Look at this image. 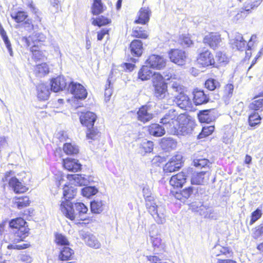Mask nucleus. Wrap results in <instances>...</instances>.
<instances>
[{"label":"nucleus","instance_id":"17","mask_svg":"<svg viewBox=\"0 0 263 263\" xmlns=\"http://www.w3.org/2000/svg\"><path fill=\"white\" fill-rule=\"evenodd\" d=\"M67 178L70 183L74 185H86L88 183V179L82 175L68 174Z\"/></svg>","mask_w":263,"mask_h":263},{"label":"nucleus","instance_id":"35","mask_svg":"<svg viewBox=\"0 0 263 263\" xmlns=\"http://www.w3.org/2000/svg\"><path fill=\"white\" fill-rule=\"evenodd\" d=\"M73 254V251L69 247L67 246L63 247L59 256V259L61 260H67L70 258Z\"/></svg>","mask_w":263,"mask_h":263},{"label":"nucleus","instance_id":"61","mask_svg":"<svg viewBox=\"0 0 263 263\" xmlns=\"http://www.w3.org/2000/svg\"><path fill=\"white\" fill-rule=\"evenodd\" d=\"M209 163V160L206 159H200L194 160V166L198 167H203L205 166Z\"/></svg>","mask_w":263,"mask_h":263},{"label":"nucleus","instance_id":"50","mask_svg":"<svg viewBox=\"0 0 263 263\" xmlns=\"http://www.w3.org/2000/svg\"><path fill=\"white\" fill-rule=\"evenodd\" d=\"M214 129L215 127L214 126H207L203 127L201 132L198 136V138L199 139H201L210 135L214 132Z\"/></svg>","mask_w":263,"mask_h":263},{"label":"nucleus","instance_id":"21","mask_svg":"<svg viewBox=\"0 0 263 263\" xmlns=\"http://www.w3.org/2000/svg\"><path fill=\"white\" fill-rule=\"evenodd\" d=\"M129 48L133 55L139 57L142 55L143 48L141 41L134 40L131 42Z\"/></svg>","mask_w":263,"mask_h":263},{"label":"nucleus","instance_id":"44","mask_svg":"<svg viewBox=\"0 0 263 263\" xmlns=\"http://www.w3.org/2000/svg\"><path fill=\"white\" fill-rule=\"evenodd\" d=\"M29 204V198L26 196L18 198L17 199V200L14 202V206H16L19 209L27 206Z\"/></svg>","mask_w":263,"mask_h":263},{"label":"nucleus","instance_id":"19","mask_svg":"<svg viewBox=\"0 0 263 263\" xmlns=\"http://www.w3.org/2000/svg\"><path fill=\"white\" fill-rule=\"evenodd\" d=\"M151 12L148 7L141 8L138 13V18L135 21L136 24H146L149 20Z\"/></svg>","mask_w":263,"mask_h":263},{"label":"nucleus","instance_id":"54","mask_svg":"<svg viewBox=\"0 0 263 263\" xmlns=\"http://www.w3.org/2000/svg\"><path fill=\"white\" fill-rule=\"evenodd\" d=\"M55 242L58 245L61 246L69 245V241L67 238L61 234H57L55 235Z\"/></svg>","mask_w":263,"mask_h":263},{"label":"nucleus","instance_id":"34","mask_svg":"<svg viewBox=\"0 0 263 263\" xmlns=\"http://www.w3.org/2000/svg\"><path fill=\"white\" fill-rule=\"evenodd\" d=\"M28 233L29 229L27 227H21L15 233L16 238L14 239V241L17 242L20 241H23L24 239L28 236Z\"/></svg>","mask_w":263,"mask_h":263},{"label":"nucleus","instance_id":"13","mask_svg":"<svg viewBox=\"0 0 263 263\" xmlns=\"http://www.w3.org/2000/svg\"><path fill=\"white\" fill-rule=\"evenodd\" d=\"M97 118L96 115L92 112L87 111L82 113L80 117V120L82 125L89 127H92Z\"/></svg>","mask_w":263,"mask_h":263},{"label":"nucleus","instance_id":"9","mask_svg":"<svg viewBox=\"0 0 263 263\" xmlns=\"http://www.w3.org/2000/svg\"><path fill=\"white\" fill-rule=\"evenodd\" d=\"M169 57L172 62L180 66L184 65L187 60L186 53L179 49L171 50L169 52Z\"/></svg>","mask_w":263,"mask_h":263},{"label":"nucleus","instance_id":"57","mask_svg":"<svg viewBox=\"0 0 263 263\" xmlns=\"http://www.w3.org/2000/svg\"><path fill=\"white\" fill-rule=\"evenodd\" d=\"M180 44L182 46L189 47L193 44L192 40H191L189 35L183 34L180 37Z\"/></svg>","mask_w":263,"mask_h":263},{"label":"nucleus","instance_id":"15","mask_svg":"<svg viewBox=\"0 0 263 263\" xmlns=\"http://www.w3.org/2000/svg\"><path fill=\"white\" fill-rule=\"evenodd\" d=\"M67 84L65 79L63 76H59L52 79L51 81V90L58 92L65 88Z\"/></svg>","mask_w":263,"mask_h":263},{"label":"nucleus","instance_id":"1","mask_svg":"<svg viewBox=\"0 0 263 263\" xmlns=\"http://www.w3.org/2000/svg\"><path fill=\"white\" fill-rule=\"evenodd\" d=\"M60 210L63 214L71 220H84L88 211L87 207L82 202L72 203L70 200H62Z\"/></svg>","mask_w":263,"mask_h":263},{"label":"nucleus","instance_id":"29","mask_svg":"<svg viewBox=\"0 0 263 263\" xmlns=\"http://www.w3.org/2000/svg\"><path fill=\"white\" fill-rule=\"evenodd\" d=\"M165 126L162 127L158 124H152L148 127V131L151 135L155 137H161L165 133Z\"/></svg>","mask_w":263,"mask_h":263},{"label":"nucleus","instance_id":"33","mask_svg":"<svg viewBox=\"0 0 263 263\" xmlns=\"http://www.w3.org/2000/svg\"><path fill=\"white\" fill-rule=\"evenodd\" d=\"M132 35L134 37L146 39L148 37L149 34L142 27H136L133 28Z\"/></svg>","mask_w":263,"mask_h":263},{"label":"nucleus","instance_id":"4","mask_svg":"<svg viewBox=\"0 0 263 263\" xmlns=\"http://www.w3.org/2000/svg\"><path fill=\"white\" fill-rule=\"evenodd\" d=\"M186 120V116L183 114L178 115V113L173 109L170 110L161 119V123L170 133V127H172L178 124L181 121Z\"/></svg>","mask_w":263,"mask_h":263},{"label":"nucleus","instance_id":"63","mask_svg":"<svg viewBox=\"0 0 263 263\" xmlns=\"http://www.w3.org/2000/svg\"><path fill=\"white\" fill-rule=\"evenodd\" d=\"M162 144L168 147H173L176 146V142L171 138H164L162 140Z\"/></svg>","mask_w":263,"mask_h":263},{"label":"nucleus","instance_id":"7","mask_svg":"<svg viewBox=\"0 0 263 263\" xmlns=\"http://www.w3.org/2000/svg\"><path fill=\"white\" fill-rule=\"evenodd\" d=\"M68 90L76 98L84 99L87 97V92L84 87L77 82H71L68 86Z\"/></svg>","mask_w":263,"mask_h":263},{"label":"nucleus","instance_id":"26","mask_svg":"<svg viewBox=\"0 0 263 263\" xmlns=\"http://www.w3.org/2000/svg\"><path fill=\"white\" fill-rule=\"evenodd\" d=\"M151 241L156 254H159L164 250V245L161 242V239L158 235L156 236L150 233Z\"/></svg>","mask_w":263,"mask_h":263},{"label":"nucleus","instance_id":"12","mask_svg":"<svg viewBox=\"0 0 263 263\" xmlns=\"http://www.w3.org/2000/svg\"><path fill=\"white\" fill-rule=\"evenodd\" d=\"M210 173L207 171L195 172L192 174L191 183L192 184H203L209 180Z\"/></svg>","mask_w":263,"mask_h":263},{"label":"nucleus","instance_id":"32","mask_svg":"<svg viewBox=\"0 0 263 263\" xmlns=\"http://www.w3.org/2000/svg\"><path fill=\"white\" fill-rule=\"evenodd\" d=\"M154 94L156 97L159 99H162L165 97L167 91V84L154 87Z\"/></svg>","mask_w":263,"mask_h":263},{"label":"nucleus","instance_id":"47","mask_svg":"<svg viewBox=\"0 0 263 263\" xmlns=\"http://www.w3.org/2000/svg\"><path fill=\"white\" fill-rule=\"evenodd\" d=\"M63 151L67 155L76 154L79 152L77 146L71 143L65 144L63 146Z\"/></svg>","mask_w":263,"mask_h":263},{"label":"nucleus","instance_id":"6","mask_svg":"<svg viewBox=\"0 0 263 263\" xmlns=\"http://www.w3.org/2000/svg\"><path fill=\"white\" fill-rule=\"evenodd\" d=\"M192 128L189 124V119L186 117V120L181 121L178 124L175 126L170 127V134L172 135H186L190 133Z\"/></svg>","mask_w":263,"mask_h":263},{"label":"nucleus","instance_id":"5","mask_svg":"<svg viewBox=\"0 0 263 263\" xmlns=\"http://www.w3.org/2000/svg\"><path fill=\"white\" fill-rule=\"evenodd\" d=\"M11 172V171H10L6 173L5 177L3 178V181H9L10 187H11L12 190L16 193H23L27 191L28 188L24 185L22 182H20L16 177H12L10 179H8V177Z\"/></svg>","mask_w":263,"mask_h":263},{"label":"nucleus","instance_id":"43","mask_svg":"<svg viewBox=\"0 0 263 263\" xmlns=\"http://www.w3.org/2000/svg\"><path fill=\"white\" fill-rule=\"evenodd\" d=\"M26 222L22 218H17L11 220L9 222L11 228L18 229L22 227H25Z\"/></svg>","mask_w":263,"mask_h":263},{"label":"nucleus","instance_id":"62","mask_svg":"<svg viewBox=\"0 0 263 263\" xmlns=\"http://www.w3.org/2000/svg\"><path fill=\"white\" fill-rule=\"evenodd\" d=\"M28 243H23L20 245H9L8 246L7 248L8 249H17L22 250L27 248L29 247Z\"/></svg>","mask_w":263,"mask_h":263},{"label":"nucleus","instance_id":"16","mask_svg":"<svg viewBox=\"0 0 263 263\" xmlns=\"http://www.w3.org/2000/svg\"><path fill=\"white\" fill-rule=\"evenodd\" d=\"M137 118L138 120L145 123L153 119V114L147 106H143L137 112Z\"/></svg>","mask_w":263,"mask_h":263},{"label":"nucleus","instance_id":"59","mask_svg":"<svg viewBox=\"0 0 263 263\" xmlns=\"http://www.w3.org/2000/svg\"><path fill=\"white\" fill-rule=\"evenodd\" d=\"M108 84H106L104 96H105V101L107 102L110 100V98L112 95V90L111 88H110V81L109 79L107 80Z\"/></svg>","mask_w":263,"mask_h":263},{"label":"nucleus","instance_id":"2","mask_svg":"<svg viewBox=\"0 0 263 263\" xmlns=\"http://www.w3.org/2000/svg\"><path fill=\"white\" fill-rule=\"evenodd\" d=\"M171 90L174 96V101L180 108L186 109L190 107L191 101L187 95L184 93V88L177 82H171Z\"/></svg>","mask_w":263,"mask_h":263},{"label":"nucleus","instance_id":"64","mask_svg":"<svg viewBox=\"0 0 263 263\" xmlns=\"http://www.w3.org/2000/svg\"><path fill=\"white\" fill-rule=\"evenodd\" d=\"M234 89V86L232 84H228L226 85L224 87V94L225 95L229 97L232 95Z\"/></svg>","mask_w":263,"mask_h":263},{"label":"nucleus","instance_id":"52","mask_svg":"<svg viewBox=\"0 0 263 263\" xmlns=\"http://www.w3.org/2000/svg\"><path fill=\"white\" fill-rule=\"evenodd\" d=\"M30 51L32 53L33 58L36 60L42 59L44 57L43 52L39 50L38 47L35 45L31 47Z\"/></svg>","mask_w":263,"mask_h":263},{"label":"nucleus","instance_id":"48","mask_svg":"<svg viewBox=\"0 0 263 263\" xmlns=\"http://www.w3.org/2000/svg\"><path fill=\"white\" fill-rule=\"evenodd\" d=\"M153 143L151 141L144 139L140 144V148L142 149L144 153H151L153 149Z\"/></svg>","mask_w":263,"mask_h":263},{"label":"nucleus","instance_id":"10","mask_svg":"<svg viewBox=\"0 0 263 263\" xmlns=\"http://www.w3.org/2000/svg\"><path fill=\"white\" fill-rule=\"evenodd\" d=\"M197 62L203 67L214 65L215 64L213 55L208 50L200 53L197 58Z\"/></svg>","mask_w":263,"mask_h":263},{"label":"nucleus","instance_id":"46","mask_svg":"<svg viewBox=\"0 0 263 263\" xmlns=\"http://www.w3.org/2000/svg\"><path fill=\"white\" fill-rule=\"evenodd\" d=\"M91 11L94 15H98L103 12V4L101 0H94Z\"/></svg>","mask_w":263,"mask_h":263},{"label":"nucleus","instance_id":"45","mask_svg":"<svg viewBox=\"0 0 263 263\" xmlns=\"http://www.w3.org/2000/svg\"><path fill=\"white\" fill-rule=\"evenodd\" d=\"M11 17L17 23H21L25 21L28 15L24 11H18L16 13H12Z\"/></svg>","mask_w":263,"mask_h":263},{"label":"nucleus","instance_id":"36","mask_svg":"<svg viewBox=\"0 0 263 263\" xmlns=\"http://www.w3.org/2000/svg\"><path fill=\"white\" fill-rule=\"evenodd\" d=\"M262 0H247L242 8L246 11H250L251 10L257 7Z\"/></svg>","mask_w":263,"mask_h":263},{"label":"nucleus","instance_id":"23","mask_svg":"<svg viewBox=\"0 0 263 263\" xmlns=\"http://www.w3.org/2000/svg\"><path fill=\"white\" fill-rule=\"evenodd\" d=\"M193 101L196 105L206 103L209 101V98L204 93L203 90H199L197 88L193 91Z\"/></svg>","mask_w":263,"mask_h":263},{"label":"nucleus","instance_id":"30","mask_svg":"<svg viewBox=\"0 0 263 263\" xmlns=\"http://www.w3.org/2000/svg\"><path fill=\"white\" fill-rule=\"evenodd\" d=\"M105 208V202L101 200H94L90 203V210L92 213L100 214L102 213Z\"/></svg>","mask_w":263,"mask_h":263},{"label":"nucleus","instance_id":"37","mask_svg":"<svg viewBox=\"0 0 263 263\" xmlns=\"http://www.w3.org/2000/svg\"><path fill=\"white\" fill-rule=\"evenodd\" d=\"M182 165L180 163H174L173 161H168L164 166L163 170L165 172H173L181 168Z\"/></svg>","mask_w":263,"mask_h":263},{"label":"nucleus","instance_id":"39","mask_svg":"<svg viewBox=\"0 0 263 263\" xmlns=\"http://www.w3.org/2000/svg\"><path fill=\"white\" fill-rule=\"evenodd\" d=\"M98 192V190L95 186H86L81 190V193L83 196L89 197L96 195Z\"/></svg>","mask_w":263,"mask_h":263},{"label":"nucleus","instance_id":"55","mask_svg":"<svg viewBox=\"0 0 263 263\" xmlns=\"http://www.w3.org/2000/svg\"><path fill=\"white\" fill-rule=\"evenodd\" d=\"M88 128V131L86 134V137L88 139H90L91 140H95L98 139V138L100 136V133L94 128Z\"/></svg>","mask_w":263,"mask_h":263},{"label":"nucleus","instance_id":"40","mask_svg":"<svg viewBox=\"0 0 263 263\" xmlns=\"http://www.w3.org/2000/svg\"><path fill=\"white\" fill-rule=\"evenodd\" d=\"M262 107L263 99L260 98H255L249 105V108L254 110H262Z\"/></svg>","mask_w":263,"mask_h":263},{"label":"nucleus","instance_id":"25","mask_svg":"<svg viewBox=\"0 0 263 263\" xmlns=\"http://www.w3.org/2000/svg\"><path fill=\"white\" fill-rule=\"evenodd\" d=\"M213 113V111L210 110H202L198 114L199 120L202 123H209L216 118Z\"/></svg>","mask_w":263,"mask_h":263},{"label":"nucleus","instance_id":"42","mask_svg":"<svg viewBox=\"0 0 263 263\" xmlns=\"http://www.w3.org/2000/svg\"><path fill=\"white\" fill-rule=\"evenodd\" d=\"M151 78H152V83L154 87L166 84L163 81V76L159 73L153 72Z\"/></svg>","mask_w":263,"mask_h":263},{"label":"nucleus","instance_id":"27","mask_svg":"<svg viewBox=\"0 0 263 263\" xmlns=\"http://www.w3.org/2000/svg\"><path fill=\"white\" fill-rule=\"evenodd\" d=\"M50 95V90L48 86L44 84H39L37 87V95L38 98L41 100H46Z\"/></svg>","mask_w":263,"mask_h":263},{"label":"nucleus","instance_id":"18","mask_svg":"<svg viewBox=\"0 0 263 263\" xmlns=\"http://www.w3.org/2000/svg\"><path fill=\"white\" fill-rule=\"evenodd\" d=\"M63 163L64 168L69 171L78 172L81 168V164L76 159L71 158L63 159Z\"/></svg>","mask_w":263,"mask_h":263},{"label":"nucleus","instance_id":"41","mask_svg":"<svg viewBox=\"0 0 263 263\" xmlns=\"http://www.w3.org/2000/svg\"><path fill=\"white\" fill-rule=\"evenodd\" d=\"M229 253L228 248L223 247L220 245H216L212 249V254L218 256L221 254H227Z\"/></svg>","mask_w":263,"mask_h":263},{"label":"nucleus","instance_id":"22","mask_svg":"<svg viewBox=\"0 0 263 263\" xmlns=\"http://www.w3.org/2000/svg\"><path fill=\"white\" fill-rule=\"evenodd\" d=\"M186 176L183 172L173 176L170 181V184L175 187H181L185 182Z\"/></svg>","mask_w":263,"mask_h":263},{"label":"nucleus","instance_id":"28","mask_svg":"<svg viewBox=\"0 0 263 263\" xmlns=\"http://www.w3.org/2000/svg\"><path fill=\"white\" fill-rule=\"evenodd\" d=\"M153 73V71L150 69V67L146 64V65L143 66L139 70L138 78L142 81H146L151 78Z\"/></svg>","mask_w":263,"mask_h":263},{"label":"nucleus","instance_id":"11","mask_svg":"<svg viewBox=\"0 0 263 263\" xmlns=\"http://www.w3.org/2000/svg\"><path fill=\"white\" fill-rule=\"evenodd\" d=\"M203 43L208 44L211 48L216 49L221 42L220 35L217 33H211L203 39Z\"/></svg>","mask_w":263,"mask_h":263},{"label":"nucleus","instance_id":"53","mask_svg":"<svg viewBox=\"0 0 263 263\" xmlns=\"http://www.w3.org/2000/svg\"><path fill=\"white\" fill-rule=\"evenodd\" d=\"M205 86L210 90H214L219 87V83L214 79H209L205 82Z\"/></svg>","mask_w":263,"mask_h":263},{"label":"nucleus","instance_id":"49","mask_svg":"<svg viewBox=\"0 0 263 263\" xmlns=\"http://www.w3.org/2000/svg\"><path fill=\"white\" fill-rule=\"evenodd\" d=\"M109 23L110 21L107 18L103 16H99L96 19L93 18V21L92 22V25L95 26H98L99 27L106 25Z\"/></svg>","mask_w":263,"mask_h":263},{"label":"nucleus","instance_id":"56","mask_svg":"<svg viewBox=\"0 0 263 263\" xmlns=\"http://www.w3.org/2000/svg\"><path fill=\"white\" fill-rule=\"evenodd\" d=\"M216 59L219 64H226L228 62V58L224 53L219 51L216 55Z\"/></svg>","mask_w":263,"mask_h":263},{"label":"nucleus","instance_id":"20","mask_svg":"<svg viewBox=\"0 0 263 263\" xmlns=\"http://www.w3.org/2000/svg\"><path fill=\"white\" fill-rule=\"evenodd\" d=\"M82 236L83 239L89 247L95 249H98L101 247L100 243L93 235L88 233H84Z\"/></svg>","mask_w":263,"mask_h":263},{"label":"nucleus","instance_id":"24","mask_svg":"<svg viewBox=\"0 0 263 263\" xmlns=\"http://www.w3.org/2000/svg\"><path fill=\"white\" fill-rule=\"evenodd\" d=\"M45 35L42 33L38 32L34 33L32 36H29V37H23L22 41L25 43L26 46L29 47L31 45L30 41L35 43V42H45Z\"/></svg>","mask_w":263,"mask_h":263},{"label":"nucleus","instance_id":"38","mask_svg":"<svg viewBox=\"0 0 263 263\" xmlns=\"http://www.w3.org/2000/svg\"><path fill=\"white\" fill-rule=\"evenodd\" d=\"M35 72L39 77H42L49 72V68L46 63H42L36 66Z\"/></svg>","mask_w":263,"mask_h":263},{"label":"nucleus","instance_id":"8","mask_svg":"<svg viewBox=\"0 0 263 263\" xmlns=\"http://www.w3.org/2000/svg\"><path fill=\"white\" fill-rule=\"evenodd\" d=\"M145 63L151 68L160 70L166 65V60L162 56L152 54L146 60Z\"/></svg>","mask_w":263,"mask_h":263},{"label":"nucleus","instance_id":"58","mask_svg":"<svg viewBox=\"0 0 263 263\" xmlns=\"http://www.w3.org/2000/svg\"><path fill=\"white\" fill-rule=\"evenodd\" d=\"M261 215V210L259 209H257L255 211H254L252 213L250 224H253L256 221H257L258 219L260 218Z\"/></svg>","mask_w":263,"mask_h":263},{"label":"nucleus","instance_id":"51","mask_svg":"<svg viewBox=\"0 0 263 263\" xmlns=\"http://www.w3.org/2000/svg\"><path fill=\"white\" fill-rule=\"evenodd\" d=\"M261 118L258 114L254 112L250 115L249 117V123L251 126H255L260 123Z\"/></svg>","mask_w":263,"mask_h":263},{"label":"nucleus","instance_id":"3","mask_svg":"<svg viewBox=\"0 0 263 263\" xmlns=\"http://www.w3.org/2000/svg\"><path fill=\"white\" fill-rule=\"evenodd\" d=\"M146 207L158 224H163L165 222V209L163 206L157 205L156 200H149L146 203Z\"/></svg>","mask_w":263,"mask_h":263},{"label":"nucleus","instance_id":"14","mask_svg":"<svg viewBox=\"0 0 263 263\" xmlns=\"http://www.w3.org/2000/svg\"><path fill=\"white\" fill-rule=\"evenodd\" d=\"M230 43L233 48H236L239 50H242L245 49L246 44L242 34L237 32L230 40Z\"/></svg>","mask_w":263,"mask_h":263},{"label":"nucleus","instance_id":"31","mask_svg":"<svg viewBox=\"0 0 263 263\" xmlns=\"http://www.w3.org/2000/svg\"><path fill=\"white\" fill-rule=\"evenodd\" d=\"M77 194V190L72 186L65 185L63 187V196L64 200H68L73 199Z\"/></svg>","mask_w":263,"mask_h":263},{"label":"nucleus","instance_id":"60","mask_svg":"<svg viewBox=\"0 0 263 263\" xmlns=\"http://www.w3.org/2000/svg\"><path fill=\"white\" fill-rule=\"evenodd\" d=\"M143 196L145 199L146 203L148 200L155 201L153 197L151 196V191L150 189L148 186H144L143 188Z\"/></svg>","mask_w":263,"mask_h":263}]
</instances>
